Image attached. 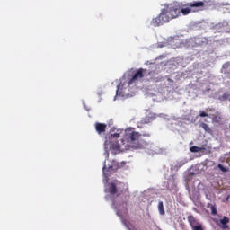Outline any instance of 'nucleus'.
Returning a JSON list of instances; mask_svg holds the SVG:
<instances>
[{"mask_svg": "<svg viewBox=\"0 0 230 230\" xmlns=\"http://www.w3.org/2000/svg\"><path fill=\"white\" fill-rule=\"evenodd\" d=\"M150 137L151 134L150 133H143L141 134V137Z\"/></svg>", "mask_w": 230, "mask_h": 230, "instance_id": "obj_20", "label": "nucleus"}, {"mask_svg": "<svg viewBox=\"0 0 230 230\" xmlns=\"http://www.w3.org/2000/svg\"><path fill=\"white\" fill-rule=\"evenodd\" d=\"M217 168L220 170V172H223V173H227V172H229V169L227 167H224L222 164H218Z\"/></svg>", "mask_w": 230, "mask_h": 230, "instance_id": "obj_14", "label": "nucleus"}, {"mask_svg": "<svg viewBox=\"0 0 230 230\" xmlns=\"http://www.w3.org/2000/svg\"><path fill=\"white\" fill-rule=\"evenodd\" d=\"M120 134H121V131L113 133V134L111 135V137L113 138V139H118V138H119Z\"/></svg>", "mask_w": 230, "mask_h": 230, "instance_id": "obj_18", "label": "nucleus"}, {"mask_svg": "<svg viewBox=\"0 0 230 230\" xmlns=\"http://www.w3.org/2000/svg\"><path fill=\"white\" fill-rule=\"evenodd\" d=\"M229 217H223L222 219L219 220V227H221V229H229Z\"/></svg>", "mask_w": 230, "mask_h": 230, "instance_id": "obj_6", "label": "nucleus"}, {"mask_svg": "<svg viewBox=\"0 0 230 230\" xmlns=\"http://www.w3.org/2000/svg\"><path fill=\"white\" fill-rule=\"evenodd\" d=\"M145 75H146V69L139 68L133 75L132 78L128 81V85H132V84H136V82L144 78Z\"/></svg>", "mask_w": 230, "mask_h": 230, "instance_id": "obj_3", "label": "nucleus"}, {"mask_svg": "<svg viewBox=\"0 0 230 230\" xmlns=\"http://www.w3.org/2000/svg\"><path fill=\"white\" fill-rule=\"evenodd\" d=\"M155 118L150 116L144 117L140 122H138V125H146L148 123H152L154 121Z\"/></svg>", "mask_w": 230, "mask_h": 230, "instance_id": "obj_9", "label": "nucleus"}, {"mask_svg": "<svg viewBox=\"0 0 230 230\" xmlns=\"http://www.w3.org/2000/svg\"><path fill=\"white\" fill-rule=\"evenodd\" d=\"M227 67H229V63H225L223 65V69H227Z\"/></svg>", "mask_w": 230, "mask_h": 230, "instance_id": "obj_21", "label": "nucleus"}, {"mask_svg": "<svg viewBox=\"0 0 230 230\" xmlns=\"http://www.w3.org/2000/svg\"><path fill=\"white\" fill-rule=\"evenodd\" d=\"M209 111H213L212 109H209Z\"/></svg>", "mask_w": 230, "mask_h": 230, "instance_id": "obj_22", "label": "nucleus"}, {"mask_svg": "<svg viewBox=\"0 0 230 230\" xmlns=\"http://www.w3.org/2000/svg\"><path fill=\"white\" fill-rule=\"evenodd\" d=\"M187 220L192 230H204L202 225L193 216H188Z\"/></svg>", "mask_w": 230, "mask_h": 230, "instance_id": "obj_5", "label": "nucleus"}, {"mask_svg": "<svg viewBox=\"0 0 230 230\" xmlns=\"http://www.w3.org/2000/svg\"><path fill=\"white\" fill-rule=\"evenodd\" d=\"M205 5L206 4H204V2L202 1H193V2L187 3L185 4V6H188L189 8H190L192 12H199L202 8H204Z\"/></svg>", "mask_w": 230, "mask_h": 230, "instance_id": "obj_4", "label": "nucleus"}, {"mask_svg": "<svg viewBox=\"0 0 230 230\" xmlns=\"http://www.w3.org/2000/svg\"><path fill=\"white\" fill-rule=\"evenodd\" d=\"M108 193L110 195H116L118 193V187L116 186V183L114 182L110 183L108 188Z\"/></svg>", "mask_w": 230, "mask_h": 230, "instance_id": "obj_8", "label": "nucleus"}, {"mask_svg": "<svg viewBox=\"0 0 230 230\" xmlns=\"http://www.w3.org/2000/svg\"><path fill=\"white\" fill-rule=\"evenodd\" d=\"M95 129L98 134H103L107 130V124L97 122L95 124Z\"/></svg>", "mask_w": 230, "mask_h": 230, "instance_id": "obj_7", "label": "nucleus"}, {"mask_svg": "<svg viewBox=\"0 0 230 230\" xmlns=\"http://www.w3.org/2000/svg\"><path fill=\"white\" fill-rule=\"evenodd\" d=\"M158 211H159L160 215H164V205L163 201H159V203H158Z\"/></svg>", "mask_w": 230, "mask_h": 230, "instance_id": "obj_12", "label": "nucleus"}, {"mask_svg": "<svg viewBox=\"0 0 230 230\" xmlns=\"http://www.w3.org/2000/svg\"><path fill=\"white\" fill-rule=\"evenodd\" d=\"M111 150H114L115 152H119V150H121V146H119V144L118 143H114L111 145Z\"/></svg>", "mask_w": 230, "mask_h": 230, "instance_id": "obj_11", "label": "nucleus"}, {"mask_svg": "<svg viewBox=\"0 0 230 230\" xmlns=\"http://www.w3.org/2000/svg\"><path fill=\"white\" fill-rule=\"evenodd\" d=\"M200 127L201 128H203V130H205V132H211V128H209V126H208V124L201 123Z\"/></svg>", "mask_w": 230, "mask_h": 230, "instance_id": "obj_15", "label": "nucleus"}, {"mask_svg": "<svg viewBox=\"0 0 230 230\" xmlns=\"http://www.w3.org/2000/svg\"><path fill=\"white\" fill-rule=\"evenodd\" d=\"M191 12L193 11L189 6L181 9V5H179V4H168L161 10L158 16L152 19L151 26H154L155 28L163 26L165 22H170L172 19H177L181 13H182V15H188L189 13H191Z\"/></svg>", "mask_w": 230, "mask_h": 230, "instance_id": "obj_1", "label": "nucleus"}, {"mask_svg": "<svg viewBox=\"0 0 230 230\" xmlns=\"http://www.w3.org/2000/svg\"><path fill=\"white\" fill-rule=\"evenodd\" d=\"M125 139H127L128 143H131L133 148L137 149L145 148L147 145L145 141L139 142L141 139V134L135 131L134 128H128L126 130Z\"/></svg>", "mask_w": 230, "mask_h": 230, "instance_id": "obj_2", "label": "nucleus"}, {"mask_svg": "<svg viewBox=\"0 0 230 230\" xmlns=\"http://www.w3.org/2000/svg\"><path fill=\"white\" fill-rule=\"evenodd\" d=\"M200 150H202V149L197 146H193L190 147V152L197 153V152H200Z\"/></svg>", "mask_w": 230, "mask_h": 230, "instance_id": "obj_17", "label": "nucleus"}, {"mask_svg": "<svg viewBox=\"0 0 230 230\" xmlns=\"http://www.w3.org/2000/svg\"><path fill=\"white\" fill-rule=\"evenodd\" d=\"M207 208H210L211 209V214L212 215H217V207H215V205L211 204V203H208L207 205Z\"/></svg>", "mask_w": 230, "mask_h": 230, "instance_id": "obj_13", "label": "nucleus"}, {"mask_svg": "<svg viewBox=\"0 0 230 230\" xmlns=\"http://www.w3.org/2000/svg\"><path fill=\"white\" fill-rule=\"evenodd\" d=\"M212 121L214 123H220V121H222V116H220V113L217 112L216 114H213Z\"/></svg>", "mask_w": 230, "mask_h": 230, "instance_id": "obj_10", "label": "nucleus"}, {"mask_svg": "<svg viewBox=\"0 0 230 230\" xmlns=\"http://www.w3.org/2000/svg\"><path fill=\"white\" fill-rule=\"evenodd\" d=\"M230 94L228 93H223V95L219 98V100H222L223 102H226V100H229Z\"/></svg>", "mask_w": 230, "mask_h": 230, "instance_id": "obj_16", "label": "nucleus"}, {"mask_svg": "<svg viewBox=\"0 0 230 230\" xmlns=\"http://www.w3.org/2000/svg\"><path fill=\"white\" fill-rule=\"evenodd\" d=\"M208 116H209V114H208V113L205 112L204 111H199V117H200V118H208Z\"/></svg>", "mask_w": 230, "mask_h": 230, "instance_id": "obj_19", "label": "nucleus"}]
</instances>
